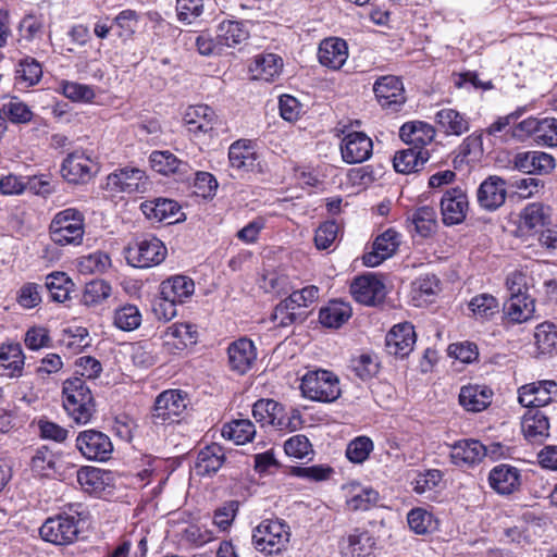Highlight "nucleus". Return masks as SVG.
Wrapping results in <instances>:
<instances>
[{"mask_svg": "<svg viewBox=\"0 0 557 557\" xmlns=\"http://www.w3.org/2000/svg\"><path fill=\"white\" fill-rule=\"evenodd\" d=\"M63 407L76 422L85 424L94 416L95 401L89 386L82 377H72L63 383Z\"/></svg>", "mask_w": 557, "mask_h": 557, "instance_id": "f257e3e1", "label": "nucleus"}, {"mask_svg": "<svg viewBox=\"0 0 557 557\" xmlns=\"http://www.w3.org/2000/svg\"><path fill=\"white\" fill-rule=\"evenodd\" d=\"M51 240L59 246H79L85 234L84 216L73 208L58 212L49 226Z\"/></svg>", "mask_w": 557, "mask_h": 557, "instance_id": "f03ea898", "label": "nucleus"}, {"mask_svg": "<svg viewBox=\"0 0 557 557\" xmlns=\"http://www.w3.org/2000/svg\"><path fill=\"white\" fill-rule=\"evenodd\" d=\"M304 397L319 403H333L342 394L338 376L323 369L308 371L301 379Z\"/></svg>", "mask_w": 557, "mask_h": 557, "instance_id": "7ed1b4c3", "label": "nucleus"}, {"mask_svg": "<svg viewBox=\"0 0 557 557\" xmlns=\"http://www.w3.org/2000/svg\"><path fill=\"white\" fill-rule=\"evenodd\" d=\"M129 265L140 269L156 267L164 261L168 250L165 245L153 235L136 237L124 248Z\"/></svg>", "mask_w": 557, "mask_h": 557, "instance_id": "20e7f679", "label": "nucleus"}, {"mask_svg": "<svg viewBox=\"0 0 557 557\" xmlns=\"http://www.w3.org/2000/svg\"><path fill=\"white\" fill-rule=\"evenodd\" d=\"M289 537V527L278 519L263 520L252 532L255 548L265 555L280 554L286 549Z\"/></svg>", "mask_w": 557, "mask_h": 557, "instance_id": "39448f33", "label": "nucleus"}, {"mask_svg": "<svg viewBox=\"0 0 557 557\" xmlns=\"http://www.w3.org/2000/svg\"><path fill=\"white\" fill-rule=\"evenodd\" d=\"M79 515L59 513L48 518L39 529L41 539L59 546L74 544L81 534Z\"/></svg>", "mask_w": 557, "mask_h": 557, "instance_id": "423d86ee", "label": "nucleus"}, {"mask_svg": "<svg viewBox=\"0 0 557 557\" xmlns=\"http://www.w3.org/2000/svg\"><path fill=\"white\" fill-rule=\"evenodd\" d=\"M187 394L181 389H166L160 393L148 417L154 426L176 421L187 409Z\"/></svg>", "mask_w": 557, "mask_h": 557, "instance_id": "0eeeda50", "label": "nucleus"}, {"mask_svg": "<svg viewBox=\"0 0 557 557\" xmlns=\"http://www.w3.org/2000/svg\"><path fill=\"white\" fill-rule=\"evenodd\" d=\"M194 281L185 275H174L160 285V295L168 307L164 318L170 320L176 314L175 304H182L194 294Z\"/></svg>", "mask_w": 557, "mask_h": 557, "instance_id": "6e6552de", "label": "nucleus"}, {"mask_svg": "<svg viewBox=\"0 0 557 557\" xmlns=\"http://www.w3.org/2000/svg\"><path fill=\"white\" fill-rule=\"evenodd\" d=\"M151 183L146 173L137 168H123L107 177V188L115 193H146Z\"/></svg>", "mask_w": 557, "mask_h": 557, "instance_id": "1a4fd4ad", "label": "nucleus"}, {"mask_svg": "<svg viewBox=\"0 0 557 557\" xmlns=\"http://www.w3.org/2000/svg\"><path fill=\"white\" fill-rule=\"evenodd\" d=\"M76 447L85 458L96 461H107L113 453L110 437L97 430L81 432L76 438Z\"/></svg>", "mask_w": 557, "mask_h": 557, "instance_id": "9d476101", "label": "nucleus"}, {"mask_svg": "<svg viewBox=\"0 0 557 557\" xmlns=\"http://www.w3.org/2000/svg\"><path fill=\"white\" fill-rule=\"evenodd\" d=\"M228 161L231 168L238 172H262L260 154L249 139H239L230 146Z\"/></svg>", "mask_w": 557, "mask_h": 557, "instance_id": "9b49d317", "label": "nucleus"}, {"mask_svg": "<svg viewBox=\"0 0 557 557\" xmlns=\"http://www.w3.org/2000/svg\"><path fill=\"white\" fill-rule=\"evenodd\" d=\"M354 299L366 306H376L386 296L384 283L374 274H364L356 277L350 284Z\"/></svg>", "mask_w": 557, "mask_h": 557, "instance_id": "f8f14e48", "label": "nucleus"}, {"mask_svg": "<svg viewBox=\"0 0 557 557\" xmlns=\"http://www.w3.org/2000/svg\"><path fill=\"white\" fill-rule=\"evenodd\" d=\"M373 91L379 103L393 112L398 111L406 102L404 85L397 76L386 75L377 78Z\"/></svg>", "mask_w": 557, "mask_h": 557, "instance_id": "ddd939ff", "label": "nucleus"}, {"mask_svg": "<svg viewBox=\"0 0 557 557\" xmlns=\"http://www.w3.org/2000/svg\"><path fill=\"white\" fill-rule=\"evenodd\" d=\"M469 209L467 194L460 187L447 189L441 199V212L445 225L465 221Z\"/></svg>", "mask_w": 557, "mask_h": 557, "instance_id": "4468645a", "label": "nucleus"}, {"mask_svg": "<svg viewBox=\"0 0 557 557\" xmlns=\"http://www.w3.org/2000/svg\"><path fill=\"white\" fill-rule=\"evenodd\" d=\"M518 393L519 403L523 407L539 409L548 405L557 395V384L550 380L533 382L521 386Z\"/></svg>", "mask_w": 557, "mask_h": 557, "instance_id": "2eb2a0df", "label": "nucleus"}, {"mask_svg": "<svg viewBox=\"0 0 557 557\" xmlns=\"http://www.w3.org/2000/svg\"><path fill=\"white\" fill-rule=\"evenodd\" d=\"M373 143L362 132H351L341 143L343 161L348 164L361 163L372 156Z\"/></svg>", "mask_w": 557, "mask_h": 557, "instance_id": "dca6fc26", "label": "nucleus"}, {"mask_svg": "<svg viewBox=\"0 0 557 557\" xmlns=\"http://www.w3.org/2000/svg\"><path fill=\"white\" fill-rule=\"evenodd\" d=\"M416 339L412 324L405 322L394 325L385 337L386 351L395 357L405 358L413 350Z\"/></svg>", "mask_w": 557, "mask_h": 557, "instance_id": "f3484780", "label": "nucleus"}, {"mask_svg": "<svg viewBox=\"0 0 557 557\" xmlns=\"http://www.w3.org/2000/svg\"><path fill=\"white\" fill-rule=\"evenodd\" d=\"M96 165L89 157L76 151L64 159L61 173L70 183L84 184L91 180Z\"/></svg>", "mask_w": 557, "mask_h": 557, "instance_id": "a211bd4d", "label": "nucleus"}, {"mask_svg": "<svg viewBox=\"0 0 557 557\" xmlns=\"http://www.w3.org/2000/svg\"><path fill=\"white\" fill-rule=\"evenodd\" d=\"M506 196V182L497 175H491L485 178L476 191L480 207L487 211H494L503 206Z\"/></svg>", "mask_w": 557, "mask_h": 557, "instance_id": "6ab92c4d", "label": "nucleus"}, {"mask_svg": "<svg viewBox=\"0 0 557 557\" xmlns=\"http://www.w3.org/2000/svg\"><path fill=\"white\" fill-rule=\"evenodd\" d=\"M198 332L194 324L174 323L163 333V345L170 352H177L197 343Z\"/></svg>", "mask_w": 557, "mask_h": 557, "instance_id": "aec40b11", "label": "nucleus"}, {"mask_svg": "<svg viewBox=\"0 0 557 557\" xmlns=\"http://www.w3.org/2000/svg\"><path fill=\"white\" fill-rule=\"evenodd\" d=\"M338 546L343 557H367L372 553L375 540L369 531L355 529L342 537Z\"/></svg>", "mask_w": 557, "mask_h": 557, "instance_id": "412c9836", "label": "nucleus"}, {"mask_svg": "<svg viewBox=\"0 0 557 557\" xmlns=\"http://www.w3.org/2000/svg\"><path fill=\"white\" fill-rule=\"evenodd\" d=\"M400 244V235L393 228H388L376 237L373 243V250L363 256V263L367 267H376L385 259L392 257Z\"/></svg>", "mask_w": 557, "mask_h": 557, "instance_id": "4be33fe9", "label": "nucleus"}, {"mask_svg": "<svg viewBox=\"0 0 557 557\" xmlns=\"http://www.w3.org/2000/svg\"><path fill=\"white\" fill-rule=\"evenodd\" d=\"M227 355L231 370L238 374H245L257 358L256 347L248 338L233 342L227 348Z\"/></svg>", "mask_w": 557, "mask_h": 557, "instance_id": "5701e85b", "label": "nucleus"}, {"mask_svg": "<svg viewBox=\"0 0 557 557\" xmlns=\"http://www.w3.org/2000/svg\"><path fill=\"white\" fill-rule=\"evenodd\" d=\"M216 121L215 112L206 104L190 106L184 113L185 125L195 135L212 132Z\"/></svg>", "mask_w": 557, "mask_h": 557, "instance_id": "b1692460", "label": "nucleus"}, {"mask_svg": "<svg viewBox=\"0 0 557 557\" xmlns=\"http://www.w3.org/2000/svg\"><path fill=\"white\" fill-rule=\"evenodd\" d=\"M180 205L168 198H156L152 200L144 201L140 205V210L144 215L153 222H165L172 224L177 222L180 218Z\"/></svg>", "mask_w": 557, "mask_h": 557, "instance_id": "393cba45", "label": "nucleus"}, {"mask_svg": "<svg viewBox=\"0 0 557 557\" xmlns=\"http://www.w3.org/2000/svg\"><path fill=\"white\" fill-rule=\"evenodd\" d=\"M432 125L422 121H411L403 124L399 129L400 139L416 150L424 149L435 138Z\"/></svg>", "mask_w": 557, "mask_h": 557, "instance_id": "a878e982", "label": "nucleus"}, {"mask_svg": "<svg viewBox=\"0 0 557 557\" xmlns=\"http://www.w3.org/2000/svg\"><path fill=\"white\" fill-rule=\"evenodd\" d=\"M521 430L532 444H542L549 436L548 418L539 409H529L522 417Z\"/></svg>", "mask_w": 557, "mask_h": 557, "instance_id": "bb28decb", "label": "nucleus"}, {"mask_svg": "<svg viewBox=\"0 0 557 557\" xmlns=\"http://www.w3.org/2000/svg\"><path fill=\"white\" fill-rule=\"evenodd\" d=\"M318 58L323 66L339 70L348 58V47L344 39L326 38L320 46Z\"/></svg>", "mask_w": 557, "mask_h": 557, "instance_id": "cd10ccee", "label": "nucleus"}, {"mask_svg": "<svg viewBox=\"0 0 557 557\" xmlns=\"http://www.w3.org/2000/svg\"><path fill=\"white\" fill-rule=\"evenodd\" d=\"M493 391L486 385L469 384L459 393L460 406L470 412H480L492 403Z\"/></svg>", "mask_w": 557, "mask_h": 557, "instance_id": "c85d7f7f", "label": "nucleus"}, {"mask_svg": "<svg viewBox=\"0 0 557 557\" xmlns=\"http://www.w3.org/2000/svg\"><path fill=\"white\" fill-rule=\"evenodd\" d=\"M515 168L524 173L547 174L555 168V159L542 151H527L516 154Z\"/></svg>", "mask_w": 557, "mask_h": 557, "instance_id": "c756f323", "label": "nucleus"}, {"mask_svg": "<svg viewBox=\"0 0 557 557\" xmlns=\"http://www.w3.org/2000/svg\"><path fill=\"white\" fill-rule=\"evenodd\" d=\"M487 456V448L478 440L459 441L451 447L450 457L456 466H472Z\"/></svg>", "mask_w": 557, "mask_h": 557, "instance_id": "7c9ffc66", "label": "nucleus"}, {"mask_svg": "<svg viewBox=\"0 0 557 557\" xmlns=\"http://www.w3.org/2000/svg\"><path fill=\"white\" fill-rule=\"evenodd\" d=\"M488 481L491 487L498 494L508 495L519 487L520 474L516 468L500 465L490 472Z\"/></svg>", "mask_w": 557, "mask_h": 557, "instance_id": "2f4dec72", "label": "nucleus"}, {"mask_svg": "<svg viewBox=\"0 0 557 557\" xmlns=\"http://www.w3.org/2000/svg\"><path fill=\"white\" fill-rule=\"evenodd\" d=\"M224 461V448L218 443H212L198 453L195 469L198 475H211L222 467Z\"/></svg>", "mask_w": 557, "mask_h": 557, "instance_id": "473e14b6", "label": "nucleus"}, {"mask_svg": "<svg viewBox=\"0 0 557 557\" xmlns=\"http://www.w3.org/2000/svg\"><path fill=\"white\" fill-rule=\"evenodd\" d=\"M550 223V209L542 203L528 205L520 220V228L528 232L539 233Z\"/></svg>", "mask_w": 557, "mask_h": 557, "instance_id": "72a5a7b5", "label": "nucleus"}, {"mask_svg": "<svg viewBox=\"0 0 557 557\" xmlns=\"http://www.w3.org/2000/svg\"><path fill=\"white\" fill-rule=\"evenodd\" d=\"M283 60L274 53H263L255 58L250 72L255 79L272 82L281 74Z\"/></svg>", "mask_w": 557, "mask_h": 557, "instance_id": "f704fd0d", "label": "nucleus"}, {"mask_svg": "<svg viewBox=\"0 0 557 557\" xmlns=\"http://www.w3.org/2000/svg\"><path fill=\"white\" fill-rule=\"evenodd\" d=\"M429 158L430 152L426 149L416 150L414 148H408L400 150L394 157V169L403 174L418 172Z\"/></svg>", "mask_w": 557, "mask_h": 557, "instance_id": "c9c22d12", "label": "nucleus"}, {"mask_svg": "<svg viewBox=\"0 0 557 557\" xmlns=\"http://www.w3.org/2000/svg\"><path fill=\"white\" fill-rule=\"evenodd\" d=\"M379 499V493L372 487L362 486L360 484H350L349 496L346 504L352 511H367L376 506Z\"/></svg>", "mask_w": 557, "mask_h": 557, "instance_id": "e433bc0d", "label": "nucleus"}, {"mask_svg": "<svg viewBox=\"0 0 557 557\" xmlns=\"http://www.w3.org/2000/svg\"><path fill=\"white\" fill-rule=\"evenodd\" d=\"M308 317L307 310L298 308L296 304L287 297L282 300L274 309L272 320L277 326L286 327L294 323H301Z\"/></svg>", "mask_w": 557, "mask_h": 557, "instance_id": "4c0bfd02", "label": "nucleus"}, {"mask_svg": "<svg viewBox=\"0 0 557 557\" xmlns=\"http://www.w3.org/2000/svg\"><path fill=\"white\" fill-rule=\"evenodd\" d=\"M435 120L448 135L459 136L469 129V122L466 116L450 108L440 110L435 115Z\"/></svg>", "mask_w": 557, "mask_h": 557, "instance_id": "58836bf2", "label": "nucleus"}, {"mask_svg": "<svg viewBox=\"0 0 557 557\" xmlns=\"http://www.w3.org/2000/svg\"><path fill=\"white\" fill-rule=\"evenodd\" d=\"M351 317V308L342 301H331L319 313L321 324L326 327H341Z\"/></svg>", "mask_w": 557, "mask_h": 557, "instance_id": "ea45409f", "label": "nucleus"}, {"mask_svg": "<svg viewBox=\"0 0 557 557\" xmlns=\"http://www.w3.org/2000/svg\"><path fill=\"white\" fill-rule=\"evenodd\" d=\"M248 30L240 22L223 21L218 27V44L226 47H235L240 45L248 38Z\"/></svg>", "mask_w": 557, "mask_h": 557, "instance_id": "a19ab883", "label": "nucleus"}, {"mask_svg": "<svg viewBox=\"0 0 557 557\" xmlns=\"http://www.w3.org/2000/svg\"><path fill=\"white\" fill-rule=\"evenodd\" d=\"M504 309L512 322L522 323L532 318L535 310L534 299L530 296L510 297Z\"/></svg>", "mask_w": 557, "mask_h": 557, "instance_id": "79ce46f5", "label": "nucleus"}, {"mask_svg": "<svg viewBox=\"0 0 557 557\" xmlns=\"http://www.w3.org/2000/svg\"><path fill=\"white\" fill-rule=\"evenodd\" d=\"M42 76L41 64L34 58L26 57L21 60L15 70V83L23 88L39 83Z\"/></svg>", "mask_w": 557, "mask_h": 557, "instance_id": "37998d69", "label": "nucleus"}, {"mask_svg": "<svg viewBox=\"0 0 557 557\" xmlns=\"http://www.w3.org/2000/svg\"><path fill=\"white\" fill-rule=\"evenodd\" d=\"M255 434V425L248 419L234 420L222 429L223 437L234 441L237 445H244L252 441Z\"/></svg>", "mask_w": 557, "mask_h": 557, "instance_id": "c03bdc74", "label": "nucleus"}, {"mask_svg": "<svg viewBox=\"0 0 557 557\" xmlns=\"http://www.w3.org/2000/svg\"><path fill=\"white\" fill-rule=\"evenodd\" d=\"M45 285L53 301L63 302L69 298L73 282L64 272H53L46 276Z\"/></svg>", "mask_w": 557, "mask_h": 557, "instance_id": "a18cd8bd", "label": "nucleus"}, {"mask_svg": "<svg viewBox=\"0 0 557 557\" xmlns=\"http://www.w3.org/2000/svg\"><path fill=\"white\" fill-rule=\"evenodd\" d=\"M57 459L47 447L36 450L30 460V469L36 476L50 478L55 473Z\"/></svg>", "mask_w": 557, "mask_h": 557, "instance_id": "49530a36", "label": "nucleus"}, {"mask_svg": "<svg viewBox=\"0 0 557 557\" xmlns=\"http://www.w3.org/2000/svg\"><path fill=\"white\" fill-rule=\"evenodd\" d=\"M140 323L141 313L135 305L126 304L114 311L113 324L122 331H134Z\"/></svg>", "mask_w": 557, "mask_h": 557, "instance_id": "de8ad7c7", "label": "nucleus"}, {"mask_svg": "<svg viewBox=\"0 0 557 557\" xmlns=\"http://www.w3.org/2000/svg\"><path fill=\"white\" fill-rule=\"evenodd\" d=\"M414 230L422 237L430 236L436 228V212L430 206L418 208L410 218Z\"/></svg>", "mask_w": 557, "mask_h": 557, "instance_id": "09e8293b", "label": "nucleus"}, {"mask_svg": "<svg viewBox=\"0 0 557 557\" xmlns=\"http://www.w3.org/2000/svg\"><path fill=\"white\" fill-rule=\"evenodd\" d=\"M112 287L103 280H94L86 284L82 301L86 306L101 304L111 296Z\"/></svg>", "mask_w": 557, "mask_h": 557, "instance_id": "8fccbe9b", "label": "nucleus"}, {"mask_svg": "<svg viewBox=\"0 0 557 557\" xmlns=\"http://www.w3.org/2000/svg\"><path fill=\"white\" fill-rule=\"evenodd\" d=\"M469 309L476 319L487 320L498 312V301L490 294H481L471 299Z\"/></svg>", "mask_w": 557, "mask_h": 557, "instance_id": "3c124183", "label": "nucleus"}, {"mask_svg": "<svg viewBox=\"0 0 557 557\" xmlns=\"http://www.w3.org/2000/svg\"><path fill=\"white\" fill-rule=\"evenodd\" d=\"M150 163L154 171L164 175L180 172L183 165L170 151H153L150 154Z\"/></svg>", "mask_w": 557, "mask_h": 557, "instance_id": "603ef678", "label": "nucleus"}, {"mask_svg": "<svg viewBox=\"0 0 557 557\" xmlns=\"http://www.w3.org/2000/svg\"><path fill=\"white\" fill-rule=\"evenodd\" d=\"M1 110L4 116L16 124L28 123L34 115L28 106L15 97L3 103Z\"/></svg>", "mask_w": 557, "mask_h": 557, "instance_id": "864d4df0", "label": "nucleus"}, {"mask_svg": "<svg viewBox=\"0 0 557 557\" xmlns=\"http://www.w3.org/2000/svg\"><path fill=\"white\" fill-rule=\"evenodd\" d=\"M373 450V442L368 436H358L350 441L346 448V456L354 463H362Z\"/></svg>", "mask_w": 557, "mask_h": 557, "instance_id": "5fc2aeb1", "label": "nucleus"}, {"mask_svg": "<svg viewBox=\"0 0 557 557\" xmlns=\"http://www.w3.org/2000/svg\"><path fill=\"white\" fill-rule=\"evenodd\" d=\"M110 265V258L102 251L84 256L78 261V270L84 274L102 273Z\"/></svg>", "mask_w": 557, "mask_h": 557, "instance_id": "6e6d98bb", "label": "nucleus"}, {"mask_svg": "<svg viewBox=\"0 0 557 557\" xmlns=\"http://www.w3.org/2000/svg\"><path fill=\"white\" fill-rule=\"evenodd\" d=\"M280 410L281 404L277 401L273 399H259L253 404L252 416L262 426L271 425Z\"/></svg>", "mask_w": 557, "mask_h": 557, "instance_id": "4d7b16f0", "label": "nucleus"}, {"mask_svg": "<svg viewBox=\"0 0 557 557\" xmlns=\"http://www.w3.org/2000/svg\"><path fill=\"white\" fill-rule=\"evenodd\" d=\"M407 521L409 528L417 534H425L434 529L432 513L423 508H413L408 512Z\"/></svg>", "mask_w": 557, "mask_h": 557, "instance_id": "13d9d810", "label": "nucleus"}, {"mask_svg": "<svg viewBox=\"0 0 557 557\" xmlns=\"http://www.w3.org/2000/svg\"><path fill=\"white\" fill-rule=\"evenodd\" d=\"M0 360L5 369L13 373L21 372L24 364V354L20 344L2 345Z\"/></svg>", "mask_w": 557, "mask_h": 557, "instance_id": "bf43d9fd", "label": "nucleus"}, {"mask_svg": "<svg viewBox=\"0 0 557 557\" xmlns=\"http://www.w3.org/2000/svg\"><path fill=\"white\" fill-rule=\"evenodd\" d=\"M443 479L442 472L437 469H430L418 472L411 482L412 490L417 494H424L437 487Z\"/></svg>", "mask_w": 557, "mask_h": 557, "instance_id": "052dcab7", "label": "nucleus"}, {"mask_svg": "<svg viewBox=\"0 0 557 557\" xmlns=\"http://www.w3.org/2000/svg\"><path fill=\"white\" fill-rule=\"evenodd\" d=\"M535 141L547 147H557V119H540Z\"/></svg>", "mask_w": 557, "mask_h": 557, "instance_id": "680f3d73", "label": "nucleus"}, {"mask_svg": "<svg viewBox=\"0 0 557 557\" xmlns=\"http://www.w3.org/2000/svg\"><path fill=\"white\" fill-rule=\"evenodd\" d=\"M77 482L87 493L101 491L103 485L100 470L91 467H83L77 470Z\"/></svg>", "mask_w": 557, "mask_h": 557, "instance_id": "e2e57ef3", "label": "nucleus"}, {"mask_svg": "<svg viewBox=\"0 0 557 557\" xmlns=\"http://www.w3.org/2000/svg\"><path fill=\"white\" fill-rule=\"evenodd\" d=\"M178 21L190 24L203 12V0H176Z\"/></svg>", "mask_w": 557, "mask_h": 557, "instance_id": "0e129e2a", "label": "nucleus"}, {"mask_svg": "<svg viewBox=\"0 0 557 557\" xmlns=\"http://www.w3.org/2000/svg\"><path fill=\"white\" fill-rule=\"evenodd\" d=\"M284 450L288 456L302 459L313 454V448L308 437L297 434L288 438L284 444Z\"/></svg>", "mask_w": 557, "mask_h": 557, "instance_id": "69168bd1", "label": "nucleus"}, {"mask_svg": "<svg viewBox=\"0 0 557 557\" xmlns=\"http://www.w3.org/2000/svg\"><path fill=\"white\" fill-rule=\"evenodd\" d=\"M351 369L358 377L366 381L376 374L379 363L371 355L363 354L351 360Z\"/></svg>", "mask_w": 557, "mask_h": 557, "instance_id": "338daca9", "label": "nucleus"}, {"mask_svg": "<svg viewBox=\"0 0 557 557\" xmlns=\"http://www.w3.org/2000/svg\"><path fill=\"white\" fill-rule=\"evenodd\" d=\"M535 343L542 352L549 351L557 342V331L550 323H542L536 326L534 333Z\"/></svg>", "mask_w": 557, "mask_h": 557, "instance_id": "774afa93", "label": "nucleus"}]
</instances>
